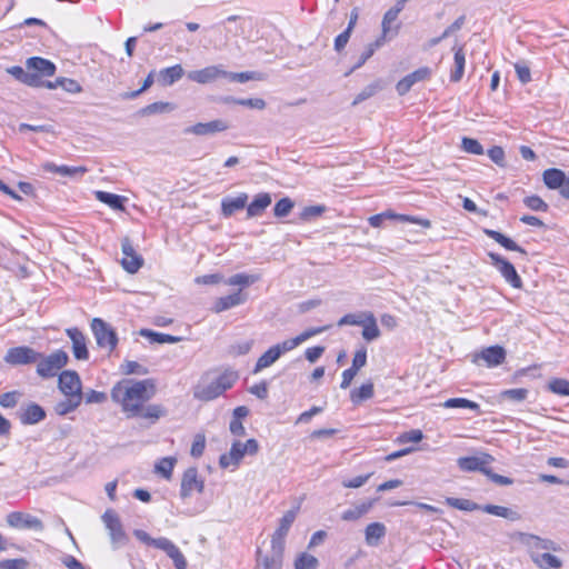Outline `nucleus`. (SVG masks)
Instances as JSON below:
<instances>
[{
    "instance_id": "1",
    "label": "nucleus",
    "mask_w": 569,
    "mask_h": 569,
    "mask_svg": "<svg viewBox=\"0 0 569 569\" xmlns=\"http://www.w3.org/2000/svg\"><path fill=\"white\" fill-rule=\"evenodd\" d=\"M154 391L150 380L124 379L112 387L110 396L127 418H134L141 413L142 406L153 397Z\"/></svg>"
},
{
    "instance_id": "2",
    "label": "nucleus",
    "mask_w": 569,
    "mask_h": 569,
    "mask_svg": "<svg viewBox=\"0 0 569 569\" xmlns=\"http://www.w3.org/2000/svg\"><path fill=\"white\" fill-rule=\"evenodd\" d=\"M69 356L64 350H56L50 355L40 352L39 360L36 362L37 375L42 379H50L58 375V372L68 365Z\"/></svg>"
},
{
    "instance_id": "3",
    "label": "nucleus",
    "mask_w": 569,
    "mask_h": 569,
    "mask_svg": "<svg viewBox=\"0 0 569 569\" xmlns=\"http://www.w3.org/2000/svg\"><path fill=\"white\" fill-rule=\"evenodd\" d=\"M259 451V443L256 439H249L246 442L234 441L229 452L220 456L219 465L223 469L239 467L246 455L254 456Z\"/></svg>"
},
{
    "instance_id": "4",
    "label": "nucleus",
    "mask_w": 569,
    "mask_h": 569,
    "mask_svg": "<svg viewBox=\"0 0 569 569\" xmlns=\"http://www.w3.org/2000/svg\"><path fill=\"white\" fill-rule=\"evenodd\" d=\"M101 520L108 531L112 549H119L128 543L129 536L114 510L107 509L101 516Z\"/></svg>"
},
{
    "instance_id": "5",
    "label": "nucleus",
    "mask_w": 569,
    "mask_h": 569,
    "mask_svg": "<svg viewBox=\"0 0 569 569\" xmlns=\"http://www.w3.org/2000/svg\"><path fill=\"white\" fill-rule=\"evenodd\" d=\"M91 330L100 348L111 352L118 343L116 331L106 321L100 318H93L91 321Z\"/></svg>"
},
{
    "instance_id": "6",
    "label": "nucleus",
    "mask_w": 569,
    "mask_h": 569,
    "mask_svg": "<svg viewBox=\"0 0 569 569\" xmlns=\"http://www.w3.org/2000/svg\"><path fill=\"white\" fill-rule=\"evenodd\" d=\"M40 352L28 346H19L8 349L3 360L10 366H27L39 360Z\"/></svg>"
},
{
    "instance_id": "7",
    "label": "nucleus",
    "mask_w": 569,
    "mask_h": 569,
    "mask_svg": "<svg viewBox=\"0 0 569 569\" xmlns=\"http://www.w3.org/2000/svg\"><path fill=\"white\" fill-rule=\"evenodd\" d=\"M58 389L64 397L83 398L82 382L74 370H64L58 376Z\"/></svg>"
},
{
    "instance_id": "8",
    "label": "nucleus",
    "mask_w": 569,
    "mask_h": 569,
    "mask_svg": "<svg viewBox=\"0 0 569 569\" xmlns=\"http://www.w3.org/2000/svg\"><path fill=\"white\" fill-rule=\"evenodd\" d=\"M204 490V480L199 476L197 468H188L181 478L180 497L187 499L193 493H202Z\"/></svg>"
},
{
    "instance_id": "9",
    "label": "nucleus",
    "mask_w": 569,
    "mask_h": 569,
    "mask_svg": "<svg viewBox=\"0 0 569 569\" xmlns=\"http://www.w3.org/2000/svg\"><path fill=\"white\" fill-rule=\"evenodd\" d=\"M542 180L548 189L559 190L563 198L569 199V177L562 170L547 169L542 173Z\"/></svg>"
},
{
    "instance_id": "10",
    "label": "nucleus",
    "mask_w": 569,
    "mask_h": 569,
    "mask_svg": "<svg viewBox=\"0 0 569 569\" xmlns=\"http://www.w3.org/2000/svg\"><path fill=\"white\" fill-rule=\"evenodd\" d=\"M488 256L492 266L500 272V274L510 286L516 289H520L522 287L521 278L509 261L493 252H489Z\"/></svg>"
},
{
    "instance_id": "11",
    "label": "nucleus",
    "mask_w": 569,
    "mask_h": 569,
    "mask_svg": "<svg viewBox=\"0 0 569 569\" xmlns=\"http://www.w3.org/2000/svg\"><path fill=\"white\" fill-rule=\"evenodd\" d=\"M6 521L8 526L14 529H33L37 531L43 530V522L39 518L21 511H13L8 513Z\"/></svg>"
},
{
    "instance_id": "12",
    "label": "nucleus",
    "mask_w": 569,
    "mask_h": 569,
    "mask_svg": "<svg viewBox=\"0 0 569 569\" xmlns=\"http://www.w3.org/2000/svg\"><path fill=\"white\" fill-rule=\"evenodd\" d=\"M493 461V458L488 453H480L472 457H461L457 460L458 467L462 471H480L486 475L488 466Z\"/></svg>"
},
{
    "instance_id": "13",
    "label": "nucleus",
    "mask_w": 569,
    "mask_h": 569,
    "mask_svg": "<svg viewBox=\"0 0 569 569\" xmlns=\"http://www.w3.org/2000/svg\"><path fill=\"white\" fill-rule=\"evenodd\" d=\"M154 548L162 550L172 559L176 569H187V560L180 549L168 538H156Z\"/></svg>"
},
{
    "instance_id": "14",
    "label": "nucleus",
    "mask_w": 569,
    "mask_h": 569,
    "mask_svg": "<svg viewBox=\"0 0 569 569\" xmlns=\"http://www.w3.org/2000/svg\"><path fill=\"white\" fill-rule=\"evenodd\" d=\"M298 510H288L279 520V527L276 529L271 537V545L284 548L286 537L290 530L291 525L296 520Z\"/></svg>"
},
{
    "instance_id": "15",
    "label": "nucleus",
    "mask_w": 569,
    "mask_h": 569,
    "mask_svg": "<svg viewBox=\"0 0 569 569\" xmlns=\"http://www.w3.org/2000/svg\"><path fill=\"white\" fill-rule=\"evenodd\" d=\"M227 76V71L222 66H210L200 70H193L188 73V79L200 84H206Z\"/></svg>"
},
{
    "instance_id": "16",
    "label": "nucleus",
    "mask_w": 569,
    "mask_h": 569,
    "mask_svg": "<svg viewBox=\"0 0 569 569\" xmlns=\"http://www.w3.org/2000/svg\"><path fill=\"white\" fill-rule=\"evenodd\" d=\"M229 128L228 123L221 119L212 120L209 122H199L184 129V133L194 136H210L217 132L226 131Z\"/></svg>"
},
{
    "instance_id": "17",
    "label": "nucleus",
    "mask_w": 569,
    "mask_h": 569,
    "mask_svg": "<svg viewBox=\"0 0 569 569\" xmlns=\"http://www.w3.org/2000/svg\"><path fill=\"white\" fill-rule=\"evenodd\" d=\"M123 258L121 260L122 267L129 273H136L142 266V258L139 256L129 239H124L121 244Z\"/></svg>"
},
{
    "instance_id": "18",
    "label": "nucleus",
    "mask_w": 569,
    "mask_h": 569,
    "mask_svg": "<svg viewBox=\"0 0 569 569\" xmlns=\"http://www.w3.org/2000/svg\"><path fill=\"white\" fill-rule=\"evenodd\" d=\"M66 333L72 342V353L74 358L77 360H88L89 351L84 335L77 328H68Z\"/></svg>"
},
{
    "instance_id": "19",
    "label": "nucleus",
    "mask_w": 569,
    "mask_h": 569,
    "mask_svg": "<svg viewBox=\"0 0 569 569\" xmlns=\"http://www.w3.org/2000/svg\"><path fill=\"white\" fill-rule=\"evenodd\" d=\"M284 548L271 545L270 555L261 556L258 550V565L256 569H281Z\"/></svg>"
},
{
    "instance_id": "20",
    "label": "nucleus",
    "mask_w": 569,
    "mask_h": 569,
    "mask_svg": "<svg viewBox=\"0 0 569 569\" xmlns=\"http://www.w3.org/2000/svg\"><path fill=\"white\" fill-rule=\"evenodd\" d=\"M247 299L248 295L238 290L231 295L218 298L213 303L212 310L216 313H220L244 303Z\"/></svg>"
},
{
    "instance_id": "21",
    "label": "nucleus",
    "mask_w": 569,
    "mask_h": 569,
    "mask_svg": "<svg viewBox=\"0 0 569 569\" xmlns=\"http://www.w3.org/2000/svg\"><path fill=\"white\" fill-rule=\"evenodd\" d=\"M399 13L400 12H398L396 9L390 8L383 14L382 22H381L382 33H381V37L378 39L382 42V44L385 43V41L388 38H392L398 34L399 26L397 24L396 27H393V23L396 22Z\"/></svg>"
},
{
    "instance_id": "22",
    "label": "nucleus",
    "mask_w": 569,
    "mask_h": 569,
    "mask_svg": "<svg viewBox=\"0 0 569 569\" xmlns=\"http://www.w3.org/2000/svg\"><path fill=\"white\" fill-rule=\"evenodd\" d=\"M430 76V70L428 68H420L412 73L406 76L397 83V91L399 94H406L411 87L419 81L427 79Z\"/></svg>"
},
{
    "instance_id": "23",
    "label": "nucleus",
    "mask_w": 569,
    "mask_h": 569,
    "mask_svg": "<svg viewBox=\"0 0 569 569\" xmlns=\"http://www.w3.org/2000/svg\"><path fill=\"white\" fill-rule=\"evenodd\" d=\"M248 201V194L242 192L236 198L226 197L221 201V213L223 217L229 218L236 211L242 210Z\"/></svg>"
},
{
    "instance_id": "24",
    "label": "nucleus",
    "mask_w": 569,
    "mask_h": 569,
    "mask_svg": "<svg viewBox=\"0 0 569 569\" xmlns=\"http://www.w3.org/2000/svg\"><path fill=\"white\" fill-rule=\"evenodd\" d=\"M375 500H366L353 505L341 513V519L347 522L357 521L367 515L372 506Z\"/></svg>"
},
{
    "instance_id": "25",
    "label": "nucleus",
    "mask_w": 569,
    "mask_h": 569,
    "mask_svg": "<svg viewBox=\"0 0 569 569\" xmlns=\"http://www.w3.org/2000/svg\"><path fill=\"white\" fill-rule=\"evenodd\" d=\"M28 70L38 72L39 76L51 77L56 72V66L47 59L40 57H32L26 61Z\"/></svg>"
},
{
    "instance_id": "26",
    "label": "nucleus",
    "mask_w": 569,
    "mask_h": 569,
    "mask_svg": "<svg viewBox=\"0 0 569 569\" xmlns=\"http://www.w3.org/2000/svg\"><path fill=\"white\" fill-rule=\"evenodd\" d=\"M222 395L214 379L209 382H200L193 390V397L202 401H210Z\"/></svg>"
},
{
    "instance_id": "27",
    "label": "nucleus",
    "mask_w": 569,
    "mask_h": 569,
    "mask_svg": "<svg viewBox=\"0 0 569 569\" xmlns=\"http://www.w3.org/2000/svg\"><path fill=\"white\" fill-rule=\"evenodd\" d=\"M488 367H497L501 365L506 359V351L500 346H492L483 349L479 355Z\"/></svg>"
},
{
    "instance_id": "28",
    "label": "nucleus",
    "mask_w": 569,
    "mask_h": 569,
    "mask_svg": "<svg viewBox=\"0 0 569 569\" xmlns=\"http://www.w3.org/2000/svg\"><path fill=\"white\" fill-rule=\"evenodd\" d=\"M46 418L42 407L37 403L28 405L20 413V421L23 425H36Z\"/></svg>"
},
{
    "instance_id": "29",
    "label": "nucleus",
    "mask_w": 569,
    "mask_h": 569,
    "mask_svg": "<svg viewBox=\"0 0 569 569\" xmlns=\"http://www.w3.org/2000/svg\"><path fill=\"white\" fill-rule=\"evenodd\" d=\"M387 528L381 522H371L365 529V540L368 546H378L386 536Z\"/></svg>"
},
{
    "instance_id": "30",
    "label": "nucleus",
    "mask_w": 569,
    "mask_h": 569,
    "mask_svg": "<svg viewBox=\"0 0 569 569\" xmlns=\"http://www.w3.org/2000/svg\"><path fill=\"white\" fill-rule=\"evenodd\" d=\"M184 71L180 64H174L172 67L164 68L158 73V82L161 86H171L176 81L180 80L183 76Z\"/></svg>"
},
{
    "instance_id": "31",
    "label": "nucleus",
    "mask_w": 569,
    "mask_h": 569,
    "mask_svg": "<svg viewBox=\"0 0 569 569\" xmlns=\"http://www.w3.org/2000/svg\"><path fill=\"white\" fill-rule=\"evenodd\" d=\"M280 357L281 355L279 353V349L276 348L274 345L271 346L258 358L253 368V373H258L263 369L271 367Z\"/></svg>"
},
{
    "instance_id": "32",
    "label": "nucleus",
    "mask_w": 569,
    "mask_h": 569,
    "mask_svg": "<svg viewBox=\"0 0 569 569\" xmlns=\"http://www.w3.org/2000/svg\"><path fill=\"white\" fill-rule=\"evenodd\" d=\"M270 204L271 196L269 193H259L247 207V214L249 218L260 216Z\"/></svg>"
},
{
    "instance_id": "33",
    "label": "nucleus",
    "mask_w": 569,
    "mask_h": 569,
    "mask_svg": "<svg viewBox=\"0 0 569 569\" xmlns=\"http://www.w3.org/2000/svg\"><path fill=\"white\" fill-rule=\"evenodd\" d=\"M531 560L540 569H559L562 566L561 560L549 552H535Z\"/></svg>"
},
{
    "instance_id": "34",
    "label": "nucleus",
    "mask_w": 569,
    "mask_h": 569,
    "mask_svg": "<svg viewBox=\"0 0 569 569\" xmlns=\"http://www.w3.org/2000/svg\"><path fill=\"white\" fill-rule=\"evenodd\" d=\"M94 196H96L97 200L107 204L108 207H110L113 210H120V211L124 210L123 203L127 200L126 197L106 192V191H100V190L96 191Z\"/></svg>"
},
{
    "instance_id": "35",
    "label": "nucleus",
    "mask_w": 569,
    "mask_h": 569,
    "mask_svg": "<svg viewBox=\"0 0 569 569\" xmlns=\"http://www.w3.org/2000/svg\"><path fill=\"white\" fill-rule=\"evenodd\" d=\"M42 168L48 172L58 173L63 177L82 176L87 172V168L84 167L58 166L53 162H46Z\"/></svg>"
},
{
    "instance_id": "36",
    "label": "nucleus",
    "mask_w": 569,
    "mask_h": 569,
    "mask_svg": "<svg viewBox=\"0 0 569 569\" xmlns=\"http://www.w3.org/2000/svg\"><path fill=\"white\" fill-rule=\"evenodd\" d=\"M480 510L486 513L501 517V518H505V519H508L511 521H517L521 518L517 511H515L510 508L497 506V505L480 506Z\"/></svg>"
},
{
    "instance_id": "37",
    "label": "nucleus",
    "mask_w": 569,
    "mask_h": 569,
    "mask_svg": "<svg viewBox=\"0 0 569 569\" xmlns=\"http://www.w3.org/2000/svg\"><path fill=\"white\" fill-rule=\"evenodd\" d=\"M362 338L367 341L376 340L380 337V330L372 312L367 311L362 323Z\"/></svg>"
},
{
    "instance_id": "38",
    "label": "nucleus",
    "mask_w": 569,
    "mask_h": 569,
    "mask_svg": "<svg viewBox=\"0 0 569 569\" xmlns=\"http://www.w3.org/2000/svg\"><path fill=\"white\" fill-rule=\"evenodd\" d=\"M526 543L529 548L531 558L535 552H540L541 550H556V545L552 540L541 539L533 535L527 536Z\"/></svg>"
},
{
    "instance_id": "39",
    "label": "nucleus",
    "mask_w": 569,
    "mask_h": 569,
    "mask_svg": "<svg viewBox=\"0 0 569 569\" xmlns=\"http://www.w3.org/2000/svg\"><path fill=\"white\" fill-rule=\"evenodd\" d=\"M373 395V383L369 381L361 385L359 388L352 389L350 391V400L355 405H360L361 402L371 399Z\"/></svg>"
},
{
    "instance_id": "40",
    "label": "nucleus",
    "mask_w": 569,
    "mask_h": 569,
    "mask_svg": "<svg viewBox=\"0 0 569 569\" xmlns=\"http://www.w3.org/2000/svg\"><path fill=\"white\" fill-rule=\"evenodd\" d=\"M258 280L259 276L257 274L236 273L223 281L227 286L239 287V290L242 291V288L249 287Z\"/></svg>"
},
{
    "instance_id": "41",
    "label": "nucleus",
    "mask_w": 569,
    "mask_h": 569,
    "mask_svg": "<svg viewBox=\"0 0 569 569\" xmlns=\"http://www.w3.org/2000/svg\"><path fill=\"white\" fill-rule=\"evenodd\" d=\"M488 237L497 241L499 244H501L507 250L517 251L522 254H527L526 250L522 249L520 246H518L512 239L506 237L505 234L495 231V230H486L485 231Z\"/></svg>"
},
{
    "instance_id": "42",
    "label": "nucleus",
    "mask_w": 569,
    "mask_h": 569,
    "mask_svg": "<svg viewBox=\"0 0 569 569\" xmlns=\"http://www.w3.org/2000/svg\"><path fill=\"white\" fill-rule=\"evenodd\" d=\"M465 63L466 58L462 48H455L453 70L450 74V79L452 81L458 82L462 78L465 71Z\"/></svg>"
},
{
    "instance_id": "43",
    "label": "nucleus",
    "mask_w": 569,
    "mask_h": 569,
    "mask_svg": "<svg viewBox=\"0 0 569 569\" xmlns=\"http://www.w3.org/2000/svg\"><path fill=\"white\" fill-rule=\"evenodd\" d=\"M83 398L79 397H66L64 400L58 402L54 407V411L59 416H66L74 411L82 402Z\"/></svg>"
},
{
    "instance_id": "44",
    "label": "nucleus",
    "mask_w": 569,
    "mask_h": 569,
    "mask_svg": "<svg viewBox=\"0 0 569 569\" xmlns=\"http://www.w3.org/2000/svg\"><path fill=\"white\" fill-rule=\"evenodd\" d=\"M176 462L177 459L173 457L162 458L154 466L156 472L169 480L172 477Z\"/></svg>"
},
{
    "instance_id": "45",
    "label": "nucleus",
    "mask_w": 569,
    "mask_h": 569,
    "mask_svg": "<svg viewBox=\"0 0 569 569\" xmlns=\"http://www.w3.org/2000/svg\"><path fill=\"white\" fill-rule=\"evenodd\" d=\"M443 408H466L480 413V407L477 402L466 398H451L442 403Z\"/></svg>"
},
{
    "instance_id": "46",
    "label": "nucleus",
    "mask_w": 569,
    "mask_h": 569,
    "mask_svg": "<svg viewBox=\"0 0 569 569\" xmlns=\"http://www.w3.org/2000/svg\"><path fill=\"white\" fill-rule=\"evenodd\" d=\"M140 335L142 337L150 338L152 342L158 343H176L181 340L180 337L167 335V333H160V332H153L151 330L143 329L140 331Z\"/></svg>"
},
{
    "instance_id": "47",
    "label": "nucleus",
    "mask_w": 569,
    "mask_h": 569,
    "mask_svg": "<svg viewBox=\"0 0 569 569\" xmlns=\"http://www.w3.org/2000/svg\"><path fill=\"white\" fill-rule=\"evenodd\" d=\"M446 503L452 508L463 511L480 510V506L469 499L447 498Z\"/></svg>"
},
{
    "instance_id": "48",
    "label": "nucleus",
    "mask_w": 569,
    "mask_h": 569,
    "mask_svg": "<svg viewBox=\"0 0 569 569\" xmlns=\"http://www.w3.org/2000/svg\"><path fill=\"white\" fill-rule=\"evenodd\" d=\"M237 379H238V375L236 372L226 371L214 379V383L218 386L219 390L223 393L226 390L230 389L234 385Z\"/></svg>"
},
{
    "instance_id": "49",
    "label": "nucleus",
    "mask_w": 569,
    "mask_h": 569,
    "mask_svg": "<svg viewBox=\"0 0 569 569\" xmlns=\"http://www.w3.org/2000/svg\"><path fill=\"white\" fill-rule=\"evenodd\" d=\"M548 390L555 395L569 396V380L562 378H553L548 382Z\"/></svg>"
},
{
    "instance_id": "50",
    "label": "nucleus",
    "mask_w": 569,
    "mask_h": 569,
    "mask_svg": "<svg viewBox=\"0 0 569 569\" xmlns=\"http://www.w3.org/2000/svg\"><path fill=\"white\" fill-rule=\"evenodd\" d=\"M173 109L174 107L171 103L159 101L146 106L143 109H141L140 113L142 116H150L154 113L170 112Z\"/></svg>"
},
{
    "instance_id": "51",
    "label": "nucleus",
    "mask_w": 569,
    "mask_h": 569,
    "mask_svg": "<svg viewBox=\"0 0 569 569\" xmlns=\"http://www.w3.org/2000/svg\"><path fill=\"white\" fill-rule=\"evenodd\" d=\"M166 415V409L160 405L142 406L141 413L138 417L146 419L158 420Z\"/></svg>"
},
{
    "instance_id": "52",
    "label": "nucleus",
    "mask_w": 569,
    "mask_h": 569,
    "mask_svg": "<svg viewBox=\"0 0 569 569\" xmlns=\"http://www.w3.org/2000/svg\"><path fill=\"white\" fill-rule=\"evenodd\" d=\"M529 395V390L526 388H516V389H508L503 390L500 393V397L503 399H508L515 402H521L526 400V398Z\"/></svg>"
},
{
    "instance_id": "53",
    "label": "nucleus",
    "mask_w": 569,
    "mask_h": 569,
    "mask_svg": "<svg viewBox=\"0 0 569 569\" xmlns=\"http://www.w3.org/2000/svg\"><path fill=\"white\" fill-rule=\"evenodd\" d=\"M318 559L309 553H301L295 561V569H316Z\"/></svg>"
},
{
    "instance_id": "54",
    "label": "nucleus",
    "mask_w": 569,
    "mask_h": 569,
    "mask_svg": "<svg viewBox=\"0 0 569 569\" xmlns=\"http://www.w3.org/2000/svg\"><path fill=\"white\" fill-rule=\"evenodd\" d=\"M21 397L22 393L18 390L4 392L0 395V406L6 409L14 408L18 405Z\"/></svg>"
},
{
    "instance_id": "55",
    "label": "nucleus",
    "mask_w": 569,
    "mask_h": 569,
    "mask_svg": "<svg viewBox=\"0 0 569 569\" xmlns=\"http://www.w3.org/2000/svg\"><path fill=\"white\" fill-rule=\"evenodd\" d=\"M383 216V219H392V220H399V221H406V222H413L419 223L426 228L430 227V222L428 220H419L410 216L405 214H398L392 211H386L381 213Z\"/></svg>"
},
{
    "instance_id": "56",
    "label": "nucleus",
    "mask_w": 569,
    "mask_h": 569,
    "mask_svg": "<svg viewBox=\"0 0 569 569\" xmlns=\"http://www.w3.org/2000/svg\"><path fill=\"white\" fill-rule=\"evenodd\" d=\"M366 316L367 311L360 313H348L338 321V326H362Z\"/></svg>"
},
{
    "instance_id": "57",
    "label": "nucleus",
    "mask_w": 569,
    "mask_h": 569,
    "mask_svg": "<svg viewBox=\"0 0 569 569\" xmlns=\"http://www.w3.org/2000/svg\"><path fill=\"white\" fill-rule=\"evenodd\" d=\"M461 148L463 149V151L471 153V154H482L483 153V148L480 144V142L472 138H467V137L462 138Z\"/></svg>"
},
{
    "instance_id": "58",
    "label": "nucleus",
    "mask_w": 569,
    "mask_h": 569,
    "mask_svg": "<svg viewBox=\"0 0 569 569\" xmlns=\"http://www.w3.org/2000/svg\"><path fill=\"white\" fill-rule=\"evenodd\" d=\"M292 208L293 202L289 198H282L276 203L273 212L276 217L282 218L288 216Z\"/></svg>"
},
{
    "instance_id": "59",
    "label": "nucleus",
    "mask_w": 569,
    "mask_h": 569,
    "mask_svg": "<svg viewBox=\"0 0 569 569\" xmlns=\"http://www.w3.org/2000/svg\"><path fill=\"white\" fill-rule=\"evenodd\" d=\"M422 438H423V433H422L421 430L412 429L410 431L401 433L397 438V442H399V443H407V442H415V443H417V442L421 441Z\"/></svg>"
},
{
    "instance_id": "60",
    "label": "nucleus",
    "mask_w": 569,
    "mask_h": 569,
    "mask_svg": "<svg viewBox=\"0 0 569 569\" xmlns=\"http://www.w3.org/2000/svg\"><path fill=\"white\" fill-rule=\"evenodd\" d=\"M525 204L533 211H547L548 204L538 196H530L525 198Z\"/></svg>"
},
{
    "instance_id": "61",
    "label": "nucleus",
    "mask_w": 569,
    "mask_h": 569,
    "mask_svg": "<svg viewBox=\"0 0 569 569\" xmlns=\"http://www.w3.org/2000/svg\"><path fill=\"white\" fill-rule=\"evenodd\" d=\"M382 46V42L380 40H376V42L370 43L365 51L360 54L358 62L353 67V69L360 68L369 58L372 57L376 49Z\"/></svg>"
},
{
    "instance_id": "62",
    "label": "nucleus",
    "mask_w": 569,
    "mask_h": 569,
    "mask_svg": "<svg viewBox=\"0 0 569 569\" xmlns=\"http://www.w3.org/2000/svg\"><path fill=\"white\" fill-rule=\"evenodd\" d=\"M206 448V438L203 435H197L193 439L190 453L194 458L202 456Z\"/></svg>"
},
{
    "instance_id": "63",
    "label": "nucleus",
    "mask_w": 569,
    "mask_h": 569,
    "mask_svg": "<svg viewBox=\"0 0 569 569\" xmlns=\"http://www.w3.org/2000/svg\"><path fill=\"white\" fill-rule=\"evenodd\" d=\"M28 561L23 558L6 559L0 561V569H27Z\"/></svg>"
},
{
    "instance_id": "64",
    "label": "nucleus",
    "mask_w": 569,
    "mask_h": 569,
    "mask_svg": "<svg viewBox=\"0 0 569 569\" xmlns=\"http://www.w3.org/2000/svg\"><path fill=\"white\" fill-rule=\"evenodd\" d=\"M371 476H372V473H367V475L357 476L352 479L343 480L342 486L345 488H350V489L360 488L370 479Z\"/></svg>"
}]
</instances>
